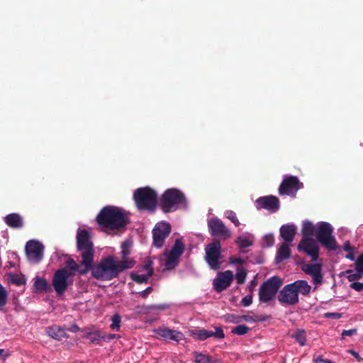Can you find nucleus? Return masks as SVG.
<instances>
[{
  "instance_id": "29",
  "label": "nucleus",
  "mask_w": 363,
  "mask_h": 363,
  "mask_svg": "<svg viewBox=\"0 0 363 363\" xmlns=\"http://www.w3.org/2000/svg\"><path fill=\"white\" fill-rule=\"evenodd\" d=\"M302 270L306 274L312 276L322 271V265L321 264H305L302 266Z\"/></svg>"
},
{
  "instance_id": "40",
  "label": "nucleus",
  "mask_w": 363,
  "mask_h": 363,
  "mask_svg": "<svg viewBox=\"0 0 363 363\" xmlns=\"http://www.w3.org/2000/svg\"><path fill=\"white\" fill-rule=\"evenodd\" d=\"M11 281L16 286H22L26 284V279L23 276L18 274H11Z\"/></svg>"
},
{
  "instance_id": "30",
  "label": "nucleus",
  "mask_w": 363,
  "mask_h": 363,
  "mask_svg": "<svg viewBox=\"0 0 363 363\" xmlns=\"http://www.w3.org/2000/svg\"><path fill=\"white\" fill-rule=\"evenodd\" d=\"M194 358V363H214L215 361L209 355L194 352L192 353Z\"/></svg>"
},
{
  "instance_id": "1",
  "label": "nucleus",
  "mask_w": 363,
  "mask_h": 363,
  "mask_svg": "<svg viewBox=\"0 0 363 363\" xmlns=\"http://www.w3.org/2000/svg\"><path fill=\"white\" fill-rule=\"evenodd\" d=\"M95 221L100 232L111 236H118L127 230L130 223V213L123 208L107 205L100 210Z\"/></svg>"
},
{
  "instance_id": "4",
  "label": "nucleus",
  "mask_w": 363,
  "mask_h": 363,
  "mask_svg": "<svg viewBox=\"0 0 363 363\" xmlns=\"http://www.w3.org/2000/svg\"><path fill=\"white\" fill-rule=\"evenodd\" d=\"M185 195L177 189H168L161 196L159 206L161 210L167 213L179 209L182 206L186 205Z\"/></svg>"
},
{
  "instance_id": "2",
  "label": "nucleus",
  "mask_w": 363,
  "mask_h": 363,
  "mask_svg": "<svg viewBox=\"0 0 363 363\" xmlns=\"http://www.w3.org/2000/svg\"><path fill=\"white\" fill-rule=\"evenodd\" d=\"M123 262H117L114 256H108L101 259L96 266L92 264V277L102 281H109L118 277L126 267Z\"/></svg>"
},
{
  "instance_id": "17",
  "label": "nucleus",
  "mask_w": 363,
  "mask_h": 363,
  "mask_svg": "<svg viewBox=\"0 0 363 363\" xmlns=\"http://www.w3.org/2000/svg\"><path fill=\"white\" fill-rule=\"evenodd\" d=\"M216 331L206 329H195L190 330V335L195 340L203 341L209 337H213L218 339H223L225 334L220 327H216Z\"/></svg>"
},
{
  "instance_id": "18",
  "label": "nucleus",
  "mask_w": 363,
  "mask_h": 363,
  "mask_svg": "<svg viewBox=\"0 0 363 363\" xmlns=\"http://www.w3.org/2000/svg\"><path fill=\"white\" fill-rule=\"evenodd\" d=\"M255 202L257 209L264 208L272 213L277 212L280 208L279 199L272 195L261 196Z\"/></svg>"
},
{
  "instance_id": "56",
  "label": "nucleus",
  "mask_w": 363,
  "mask_h": 363,
  "mask_svg": "<svg viewBox=\"0 0 363 363\" xmlns=\"http://www.w3.org/2000/svg\"><path fill=\"white\" fill-rule=\"evenodd\" d=\"M65 330L70 331L72 333H76L79 330V328L77 324H73L69 328L65 329Z\"/></svg>"
},
{
  "instance_id": "27",
  "label": "nucleus",
  "mask_w": 363,
  "mask_h": 363,
  "mask_svg": "<svg viewBox=\"0 0 363 363\" xmlns=\"http://www.w3.org/2000/svg\"><path fill=\"white\" fill-rule=\"evenodd\" d=\"M33 286L35 290L39 292H48L51 289L47 280L39 277L35 279Z\"/></svg>"
},
{
  "instance_id": "50",
  "label": "nucleus",
  "mask_w": 363,
  "mask_h": 363,
  "mask_svg": "<svg viewBox=\"0 0 363 363\" xmlns=\"http://www.w3.org/2000/svg\"><path fill=\"white\" fill-rule=\"evenodd\" d=\"M325 318H331L333 319H339L342 317V314L340 313H326L325 314Z\"/></svg>"
},
{
  "instance_id": "60",
  "label": "nucleus",
  "mask_w": 363,
  "mask_h": 363,
  "mask_svg": "<svg viewBox=\"0 0 363 363\" xmlns=\"http://www.w3.org/2000/svg\"><path fill=\"white\" fill-rule=\"evenodd\" d=\"M240 318H242V320H245V321H250L252 319V317L248 316V315H240Z\"/></svg>"
},
{
  "instance_id": "3",
  "label": "nucleus",
  "mask_w": 363,
  "mask_h": 363,
  "mask_svg": "<svg viewBox=\"0 0 363 363\" xmlns=\"http://www.w3.org/2000/svg\"><path fill=\"white\" fill-rule=\"evenodd\" d=\"M311 286L306 280H297L285 285L279 291L277 299L281 304L293 306L298 303V294L308 296Z\"/></svg>"
},
{
  "instance_id": "34",
  "label": "nucleus",
  "mask_w": 363,
  "mask_h": 363,
  "mask_svg": "<svg viewBox=\"0 0 363 363\" xmlns=\"http://www.w3.org/2000/svg\"><path fill=\"white\" fill-rule=\"evenodd\" d=\"M345 273L347 274V279L352 282H355V280H358L363 277V272H360L359 271L354 272L352 269H347Z\"/></svg>"
},
{
  "instance_id": "52",
  "label": "nucleus",
  "mask_w": 363,
  "mask_h": 363,
  "mask_svg": "<svg viewBox=\"0 0 363 363\" xmlns=\"http://www.w3.org/2000/svg\"><path fill=\"white\" fill-rule=\"evenodd\" d=\"M230 262L233 264H243L244 260L240 257H230Z\"/></svg>"
},
{
  "instance_id": "19",
  "label": "nucleus",
  "mask_w": 363,
  "mask_h": 363,
  "mask_svg": "<svg viewBox=\"0 0 363 363\" xmlns=\"http://www.w3.org/2000/svg\"><path fill=\"white\" fill-rule=\"evenodd\" d=\"M233 279V273L230 270L220 272L213 279V285L217 292H221L229 287Z\"/></svg>"
},
{
  "instance_id": "55",
  "label": "nucleus",
  "mask_w": 363,
  "mask_h": 363,
  "mask_svg": "<svg viewBox=\"0 0 363 363\" xmlns=\"http://www.w3.org/2000/svg\"><path fill=\"white\" fill-rule=\"evenodd\" d=\"M118 337H119L118 335L106 333L105 342L109 341L113 338H118Z\"/></svg>"
},
{
  "instance_id": "28",
  "label": "nucleus",
  "mask_w": 363,
  "mask_h": 363,
  "mask_svg": "<svg viewBox=\"0 0 363 363\" xmlns=\"http://www.w3.org/2000/svg\"><path fill=\"white\" fill-rule=\"evenodd\" d=\"M316 227L310 221H305L303 223L301 233L303 238H307V236H311L315 234Z\"/></svg>"
},
{
  "instance_id": "49",
  "label": "nucleus",
  "mask_w": 363,
  "mask_h": 363,
  "mask_svg": "<svg viewBox=\"0 0 363 363\" xmlns=\"http://www.w3.org/2000/svg\"><path fill=\"white\" fill-rule=\"evenodd\" d=\"M153 291L152 288L149 286L146 288L145 290L139 292V294L143 298H146L152 291Z\"/></svg>"
},
{
  "instance_id": "54",
  "label": "nucleus",
  "mask_w": 363,
  "mask_h": 363,
  "mask_svg": "<svg viewBox=\"0 0 363 363\" xmlns=\"http://www.w3.org/2000/svg\"><path fill=\"white\" fill-rule=\"evenodd\" d=\"M342 249L346 252H350L353 250V248L352 247L350 241H347L344 243Z\"/></svg>"
},
{
  "instance_id": "47",
  "label": "nucleus",
  "mask_w": 363,
  "mask_h": 363,
  "mask_svg": "<svg viewBox=\"0 0 363 363\" xmlns=\"http://www.w3.org/2000/svg\"><path fill=\"white\" fill-rule=\"evenodd\" d=\"M350 286L351 289H352L358 292L363 291V283L352 282Z\"/></svg>"
},
{
  "instance_id": "14",
  "label": "nucleus",
  "mask_w": 363,
  "mask_h": 363,
  "mask_svg": "<svg viewBox=\"0 0 363 363\" xmlns=\"http://www.w3.org/2000/svg\"><path fill=\"white\" fill-rule=\"evenodd\" d=\"M208 228L211 235L213 237H218L223 240H227L231 237L230 231L223 222L218 218H211L208 221Z\"/></svg>"
},
{
  "instance_id": "45",
  "label": "nucleus",
  "mask_w": 363,
  "mask_h": 363,
  "mask_svg": "<svg viewBox=\"0 0 363 363\" xmlns=\"http://www.w3.org/2000/svg\"><path fill=\"white\" fill-rule=\"evenodd\" d=\"M355 270L363 272V253L360 254L356 260Z\"/></svg>"
},
{
  "instance_id": "57",
  "label": "nucleus",
  "mask_w": 363,
  "mask_h": 363,
  "mask_svg": "<svg viewBox=\"0 0 363 363\" xmlns=\"http://www.w3.org/2000/svg\"><path fill=\"white\" fill-rule=\"evenodd\" d=\"M350 353L355 357L358 362H361L362 360V358L359 356V354L355 352L354 350H350Z\"/></svg>"
},
{
  "instance_id": "26",
  "label": "nucleus",
  "mask_w": 363,
  "mask_h": 363,
  "mask_svg": "<svg viewBox=\"0 0 363 363\" xmlns=\"http://www.w3.org/2000/svg\"><path fill=\"white\" fill-rule=\"evenodd\" d=\"M48 334L52 338L58 340L67 337L66 330L57 325L49 328Z\"/></svg>"
},
{
  "instance_id": "33",
  "label": "nucleus",
  "mask_w": 363,
  "mask_h": 363,
  "mask_svg": "<svg viewBox=\"0 0 363 363\" xmlns=\"http://www.w3.org/2000/svg\"><path fill=\"white\" fill-rule=\"evenodd\" d=\"M111 320L112 323L110 325V328L113 330L119 331L121 327V317L118 313H115L111 318Z\"/></svg>"
},
{
  "instance_id": "58",
  "label": "nucleus",
  "mask_w": 363,
  "mask_h": 363,
  "mask_svg": "<svg viewBox=\"0 0 363 363\" xmlns=\"http://www.w3.org/2000/svg\"><path fill=\"white\" fill-rule=\"evenodd\" d=\"M345 257L350 260H354V251L352 250L350 252H348V253L345 255Z\"/></svg>"
},
{
  "instance_id": "38",
  "label": "nucleus",
  "mask_w": 363,
  "mask_h": 363,
  "mask_svg": "<svg viewBox=\"0 0 363 363\" xmlns=\"http://www.w3.org/2000/svg\"><path fill=\"white\" fill-rule=\"evenodd\" d=\"M250 328L245 325H239L233 328L231 333L238 335H243L248 333Z\"/></svg>"
},
{
  "instance_id": "53",
  "label": "nucleus",
  "mask_w": 363,
  "mask_h": 363,
  "mask_svg": "<svg viewBox=\"0 0 363 363\" xmlns=\"http://www.w3.org/2000/svg\"><path fill=\"white\" fill-rule=\"evenodd\" d=\"M325 360H328V359H323L321 355H318V356L314 355L313 358V363H320V362L325 363Z\"/></svg>"
},
{
  "instance_id": "46",
  "label": "nucleus",
  "mask_w": 363,
  "mask_h": 363,
  "mask_svg": "<svg viewBox=\"0 0 363 363\" xmlns=\"http://www.w3.org/2000/svg\"><path fill=\"white\" fill-rule=\"evenodd\" d=\"M264 242L266 244V246H267V247L272 246L274 245V235L272 234L266 235L264 237Z\"/></svg>"
},
{
  "instance_id": "39",
  "label": "nucleus",
  "mask_w": 363,
  "mask_h": 363,
  "mask_svg": "<svg viewBox=\"0 0 363 363\" xmlns=\"http://www.w3.org/2000/svg\"><path fill=\"white\" fill-rule=\"evenodd\" d=\"M236 243L241 250L248 247L252 245V242L249 238L241 236L238 238Z\"/></svg>"
},
{
  "instance_id": "6",
  "label": "nucleus",
  "mask_w": 363,
  "mask_h": 363,
  "mask_svg": "<svg viewBox=\"0 0 363 363\" xmlns=\"http://www.w3.org/2000/svg\"><path fill=\"white\" fill-rule=\"evenodd\" d=\"M333 228L329 223L320 221L316 225L315 236L318 241L329 250H336L337 241L333 234Z\"/></svg>"
},
{
  "instance_id": "20",
  "label": "nucleus",
  "mask_w": 363,
  "mask_h": 363,
  "mask_svg": "<svg viewBox=\"0 0 363 363\" xmlns=\"http://www.w3.org/2000/svg\"><path fill=\"white\" fill-rule=\"evenodd\" d=\"M132 244L130 241L125 240L121 244V259L117 260V262H123V265L125 266L126 269H131L134 267L135 261L133 258H130V248Z\"/></svg>"
},
{
  "instance_id": "25",
  "label": "nucleus",
  "mask_w": 363,
  "mask_h": 363,
  "mask_svg": "<svg viewBox=\"0 0 363 363\" xmlns=\"http://www.w3.org/2000/svg\"><path fill=\"white\" fill-rule=\"evenodd\" d=\"M290 256L291 250L289 247L288 242H284L277 251L276 261L278 263L284 259H288Z\"/></svg>"
},
{
  "instance_id": "23",
  "label": "nucleus",
  "mask_w": 363,
  "mask_h": 363,
  "mask_svg": "<svg viewBox=\"0 0 363 363\" xmlns=\"http://www.w3.org/2000/svg\"><path fill=\"white\" fill-rule=\"evenodd\" d=\"M6 225L13 228H21L23 226V218L16 213H10L4 218Z\"/></svg>"
},
{
  "instance_id": "31",
  "label": "nucleus",
  "mask_w": 363,
  "mask_h": 363,
  "mask_svg": "<svg viewBox=\"0 0 363 363\" xmlns=\"http://www.w3.org/2000/svg\"><path fill=\"white\" fill-rule=\"evenodd\" d=\"M106 333L99 330L92 329V344H101V341L105 342Z\"/></svg>"
},
{
  "instance_id": "43",
  "label": "nucleus",
  "mask_w": 363,
  "mask_h": 363,
  "mask_svg": "<svg viewBox=\"0 0 363 363\" xmlns=\"http://www.w3.org/2000/svg\"><path fill=\"white\" fill-rule=\"evenodd\" d=\"M225 320L228 323H238L242 321V318L240 315L229 314L225 316Z\"/></svg>"
},
{
  "instance_id": "7",
  "label": "nucleus",
  "mask_w": 363,
  "mask_h": 363,
  "mask_svg": "<svg viewBox=\"0 0 363 363\" xmlns=\"http://www.w3.org/2000/svg\"><path fill=\"white\" fill-rule=\"evenodd\" d=\"M282 284L283 281L279 276H273L264 281L259 287V301L267 303L272 300Z\"/></svg>"
},
{
  "instance_id": "24",
  "label": "nucleus",
  "mask_w": 363,
  "mask_h": 363,
  "mask_svg": "<svg viewBox=\"0 0 363 363\" xmlns=\"http://www.w3.org/2000/svg\"><path fill=\"white\" fill-rule=\"evenodd\" d=\"M82 267L80 264H77L73 259H69L66 262L67 267L68 270H70L71 272L74 273V275L75 274V272H77L80 275H83L86 274L89 270H91V267H88L86 269V271L84 272H82L85 270V268H86V264H82L81 262Z\"/></svg>"
},
{
  "instance_id": "21",
  "label": "nucleus",
  "mask_w": 363,
  "mask_h": 363,
  "mask_svg": "<svg viewBox=\"0 0 363 363\" xmlns=\"http://www.w3.org/2000/svg\"><path fill=\"white\" fill-rule=\"evenodd\" d=\"M156 333L162 337L179 342L183 338V334L177 330H171L169 328H159L156 331Z\"/></svg>"
},
{
  "instance_id": "41",
  "label": "nucleus",
  "mask_w": 363,
  "mask_h": 363,
  "mask_svg": "<svg viewBox=\"0 0 363 363\" xmlns=\"http://www.w3.org/2000/svg\"><path fill=\"white\" fill-rule=\"evenodd\" d=\"M143 269L147 272V274H148V276L152 277L154 272L153 262L149 258L146 259L144 262Z\"/></svg>"
},
{
  "instance_id": "61",
  "label": "nucleus",
  "mask_w": 363,
  "mask_h": 363,
  "mask_svg": "<svg viewBox=\"0 0 363 363\" xmlns=\"http://www.w3.org/2000/svg\"><path fill=\"white\" fill-rule=\"evenodd\" d=\"M4 352H5L4 350L0 349V359L4 355Z\"/></svg>"
},
{
  "instance_id": "9",
  "label": "nucleus",
  "mask_w": 363,
  "mask_h": 363,
  "mask_svg": "<svg viewBox=\"0 0 363 363\" xmlns=\"http://www.w3.org/2000/svg\"><path fill=\"white\" fill-rule=\"evenodd\" d=\"M205 252V259L209 267L213 270L219 269L222 258L220 242L218 240H213L212 242L206 246Z\"/></svg>"
},
{
  "instance_id": "12",
  "label": "nucleus",
  "mask_w": 363,
  "mask_h": 363,
  "mask_svg": "<svg viewBox=\"0 0 363 363\" xmlns=\"http://www.w3.org/2000/svg\"><path fill=\"white\" fill-rule=\"evenodd\" d=\"M171 233V225L167 222L158 223L152 230V245L157 248H161L166 238Z\"/></svg>"
},
{
  "instance_id": "16",
  "label": "nucleus",
  "mask_w": 363,
  "mask_h": 363,
  "mask_svg": "<svg viewBox=\"0 0 363 363\" xmlns=\"http://www.w3.org/2000/svg\"><path fill=\"white\" fill-rule=\"evenodd\" d=\"M298 250L310 256L313 262L318 259L319 247L312 238H303L298 245Z\"/></svg>"
},
{
  "instance_id": "8",
  "label": "nucleus",
  "mask_w": 363,
  "mask_h": 363,
  "mask_svg": "<svg viewBox=\"0 0 363 363\" xmlns=\"http://www.w3.org/2000/svg\"><path fill=\"white\" fill-rule=\"evenodd\" d=\"M77 247V250L82 252V263L86 264V269L91 267V237L86 230L78 229ZM85 271L86 269L83 272Z\"/></svg>"
},
{
  "instance_id": "37",
  "label": "nucleus",
  "mask_w": 363,
  "mask_h": 363,
  "mask_svg": "<svg viewBox=\"0 0 363 363\" xmlns=\"http://www.w3.org/2000/svg\"><path fill=\"white\" fill-rule=\"evenodd\" d=\"M8 301V293L5 288L0 284V308L4 307Z\"/></svg>"
},
{
  "instance_id": "35",
  "label": "nucleus",
  "mask_w": 363,
  "mask_h": 363,
  "mask_svg": "<svg viewBox=\"0 0 363 363\" xmlns=\"http://www.w3.org/2000/svg\"><path fill=\"white\" fill-rule=\"evenodd\" d=\"M132 279L135 281L136 283L138 284H143V283H147L149 278L151 277V276H148V274H134V273H132L131 275H130Z\"/></svg>"
},
{
  "instance_id": "48",
  "label": "nucleus",
  "mask_w": 363,
  "mask_h": 363,
  "mask_svg": "<svg viewBox=\"0 0 363 363\" xmlns=\"http://www.w3.org/2000/svg\"><path fill=\"white\" fill-rule=\"evenodd\" d=\"M252 303V295L245 296L241 301L243 306H249Z\"/></svg>"
},
{
  "instance_id": "13",
  "label": "nucleus",
  "mask_w": 363,
  "mask_h": 363,
  "mask_svg": "<svg viewBox=\"0 0 363 363\" xmlns=\"http://www.w3.org/2000/svg\"><path fill=\"white\" fill-rule=\"evenodd\" d=\"M303 184L296 176L285 177L279 187V193L281 195L295 196L298 190L301 189Z\"/></svg>"
},
{
  "instance_id": "42",
  "label": "nucleus",
  "mask_w": 363,
  "mask_h": 363,
  "mask_svg": "<svg viewBox=\"0 0 363 363\" xmlns=\"http://www.w3.org/2000/svg\"><path fill=\"white\" fill-rule=\"evenodd\" d=\"M311 277L313 279H312L313 283L314 284L320 285L323 283V277L322 271H319L318 272L312 275Z\"/></svg>"
},
{
  "instance_id": "51",
  "label": "nucleus",
  "mask_w": 363,
  "mask_h": 363,
  "mask_svg": "<svg viewBox=\"0 0 363 363\" xmlns=\"http://www.w3.org/2000/svg\"><path fill=\"white\" fill-rule=\"evenodd\" d=\"M357 333V329L344 330L342 333V336H352Z\"/></svg>"
},
{
  "instance_id": "36",
  "label": "nucleus",
  "mask_w": 363,
  "mask_h": 363,
  "mask_svg": "<svg viewBox=\"0 0 363 363\" xmlns=\"http://www.w3.org/2000/svg\"><path fill=\"white\" fill-rule=\"evenodd\" d=\"M246 277L247 272L244 268L240 267L238 269V272L235 274V279L238 284H242L245 281Z\"/></svg>"
},
{
  "instance_id": "22",
  "label": "nucleus",
  "mask_w": 363,
  "mask_h": 363,
  "mask_svg": "<svg viewBox=\"0 0 363 363\" xmlns=\"http://www.w3.org/2000/svg\"><path fill=\"white\" fill-rule=\"evenodd\" d=\"M296 233V227L291 225H283L280 228V235L285 242H291L293 241Z\"/></svg>"
},
{
  "instance_id": "44",
  "label": "nucleus",
  "mask_w": 363,
  "mask_h": 363,
  "mask_svg": "<svg viewBox=\"0 0 363 363\" xmlns=\"http://www.w3.org/2000/svg\"><path fill=\"white\" fill-rule=\"evenodd\" d=\"M227 218L235 225L239 226L240 225V221L238 219L236 214L233 211H230L228 212Z\"/></svg>"
},
{
  "instance_id": "5",
  "label": "nucleus",
  "mask_w": 363,
  "mask_h": 363,
  "mask_svg": "<svg viewBox=\"0 0 363 363\" xmlns=\"http://www.w3.org/2000/svg\"><path fill=\"white\" fill-rule=\"evenodd\" d=\"M133 199L139 211H154L157 203V194L150 187H141L135 191Z\"/></svg>"
},
{
  "instance_id": "59",
  "label": "nucleus",
  "mask_w": 363,
  "mask_h": 363,
  "mask_svg": "<svg viewBox=\"0 0 363 363\" xmlns=\"http://www.w3.org/2000/svg\"><path fill=\"white\" fill-rule=\"evenodd\" d=\"M256 285H257V281H256L255 279H254L253 280H252L250 281V286H249L250 290L251 291H252Z\"/></svg>"
},
{
  "instance_id": "10",
  "label": "nucleus",
  "mask_w": 363,
  "mask_h": 363,
  "mask_svg": "<svg viewBox=\"0 0 363 363\" xmlns=\"http://www.w3.org/2000/svg\"><path fill=\"white\" fill-rule=\"evenodd\" d=\"M73 276L74 273L67 267L59 269L55 272L52 284L57 294L62 295L65 293L69 285L68 279Z\"/></svg>"
},
{
  "instance_id": "11",
  "label": "nucleus",
  "mask_w": 363,
  "mask_h": 363,
  "mask_svg": "<svg viewBox=\"0 0 363 363\" xmlns=\"http://www.w3.org/2000/svg\"><path fill=\"white\" fill-rule=\"evenodd\" d=\"M184 251V245L182 239L175 240L174 244L171 250L167 254V259L164 262V270H172L179 264V259Z\"/></svg>"
},
{
  "instance_id": "32",
  "label": "nucleus",
  "mask_w": 363,
  "mask_h": 363,
  "mask_svg": "<svg viewBox=\"0 0 363 363\" xmlns=\"http://www.w3.org/2000/svg\"><path fill=\"white\" fill-rule=\"evenodd\" d=\"M301 346H304L306 342V333L303 330H298L294 334L292 335Z\"/></svg>"
},
{
  "instance_id": "15",
  "label": "nucleus",
  "mask_w": 363,
  "mask_h": 363,
  "mask_svg": "<svg viewBox=\"0 0 363 363\" xmlns=\"http://www.w3.org/2000/svg\"><path fill=\"white\" fill-rule=\"evenodd\" d=\"M43 245L38 241L30 240L25 247L26 254L29 262L38 263L43 256Z\"/></svg>"
}]
</instances>
